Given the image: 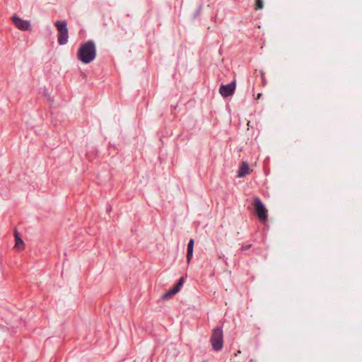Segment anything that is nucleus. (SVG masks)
Returning <instances> with one entry per match:
<instances>
[{
  "label": "nucleus",
  "instance_id": "obj_1",
  "mask_svg": "<svg viewBox=\"0 0 362 362\" xmlns=\"http://www.w3.org/2000/svg\"><path fill=\"white\" fill-rule=\"evenodd\" d=\"M96 47L93 40L82 43L77 52V59L83 64H89L96 57Z\"/></svg>",
  "mask_w": 362,
  "mask_h": 362
},
{
  "label": "nucleus",
  "instance_id": "obj_10",
  "mask_svg": "<svg viewBox=\"0 0 362 362\" xmlns=\"http://www.w3.org/2000/svg\"><path fill=\"white\" fill-rule=\"evenodd\" d=\"M15 240H16V244L15 247H19L20 245H24V243L23 240L21 238V237L18 235V233L17 231H15Z\"/></svg>",
  "mask_w": 362,
  "mask_h": 362
},
{
  "label": "nucleus",
  "instance_id": "obj_2",
  "mask_svg": "<svg viewBox=\"0 0 362 362\" xmlns=\"http://www.w3.org/2000/svg\"><path fill=\"white\" fill-rule=\"evenodd\" d=\"M54 25L58 32V43L60 45H64L66 44L69 38V32L67 28L66 21H57L54 23Z\"/></svg>",
  "mask_w": 362,
  "mask_h": 362
},
{
  "label": "nucleus",
  "instance_id": "obj_6",
  "mask_svg": "<svg viewBox=\"0 0 362 362\" xmlns=\"http://www.w3.org/2000/svg\"><path fill=\"white\" fill-rule=\"evenodd\" d=\"M183 283H184V278L182 277L179 279V281H177L176 285L174 286L173 288H172L168 291H167L164 294H163L162 299L168 300V299L172 298L174 295H175L177 293H178L180 291L181 287L183 285Z\"/></svg>",
  "mask_w": 362,
  "mask_h": 362
},
{
  "label": "nucleus",
  "instance_id": "obj_12",
  "mask_svg": "<svg viewBox=\"0 0 362 362\" xmlns=\"http://www.w3.org/2000/svg\"><path fill=\"white\" fill-rule=\"evenodd\" d=\"M262 96V94L261 93H258L257 95V100H259Z\"/></svg>",
  "mask_w": 362,
  "mask_h": 362
},
{
  "label": "nucleus",
  "instance_id": "obj_5",
  "mask_svg": "<svg viewBox=\"0 0 362 362\" xmlns=\"http://www.w3.org/2000/svg\"><path fill=\"white\" fill-rule=\"evenodd\" d=\"M12 22L21 30L27 31L31 30V25L29 21L23 20L16 15L12 17Z\"/></svg>",
  "mask_w": 362,
  "mask_h": 362
},
{
  "label": "nucleus",
  "instance_id": "obj_11",
  "mask_svg": "<svg viewBox=\"0 0 362 362\" xmlns=\"http://www.w3.org/2000/svg\"><path fill=\"white\" fill-rule=\"evenodd\" d=\"M264 7V1L263 0H256L255 4V9L256 11L263 8Z\"/></svg>",
  "mask_w": 362,
  "mask_h": 362
},
{
  "label": "nucleus",
  "instance_id": "obj_3",
  "mask_svg": "<svg viewBox=\"0 0 362 362\" xmlns=\"http://www.w3.org/2000/svg\"><path fill=\"white\" fill-rule=\"evenodd\" d=\"M253 206L259 221L262 222L266 221L267 219V210L259 197L254 199Z\"/></svg>",
  "mask_w": 362,
  "mask_h": 362
},
{
  "label": "nucleus",
  "instance_id": "obj_13",
  "mask_svg": "<svg viewBox=\"0 0 362 362\" xmlns=\"http://www.w3.org/2000/svg\"><path fill=\"white\" fill-rule=\"evenodd\" d=\"M111 211V206H110L108 209H107V211Z\"/></svg>",
  "mask_w": 362,
  "mask_h": 362
},
{
  "label": "nucleus",
  "instance_id": "obj_4",
  "mask_svg": "<svg viewBox=\"0 0 362 362\" xmlns=\"http://www.w3.org/2000/svg\"><path fill=\"white\" fill-rule=\"evenodd\" d=\"M211 341L212 347L216 351H219L223 347V332L219 327L214 329Z\"/></svg>",
  "mask_w": 362,
  "mask_h": 362
},
{
  "label": "nucleus",
  "instance_id": "obj_7",
  "mask_svg": "<svg viewBox=\"0 0 362 362\" xmlns=\"http://www.w3.org/2000/svg\"><path fill=\"white\" fill-rule=\"evenodd\" d=\"M235 88V81L228 85H221L219 88V93L224 98L232 95Z\"/></svg>",
  "mask_w": 362,
  "mask_h": 362
},
{
  "label": "nucleus",
  "instance_id": "obj_8",
  "mask_svg": "<svg viewBox=\"0 0 362 362\" xmlns=\"http://www.w3.org/2000/svg\"><path fill=\"white\" fill-rule=\"evenodd\" d=\"M250 172V167H249V165L247 164V162H242L240 167H239V170L238 171V177H243L245 176H246L247 175H248Z\"/></svg>",
  "mask_w": 362,
  "mask_h": 362
},
{
  "label": "nucleus",
  "instance_id": "obj_9",
  "mask_svg": "<svg viewBox=\"0 0 362 362\" xmlns=\"http://www.w3.org/2000/svg\"><path fill=\"white\" fill-rule=\"evenodd\" d=\"M194 240L190 239L187 245V263L189 264L193 255Z\"/></svg>",
  "mask_w": 362,
  "mask_h": 362
}]
</instances>
